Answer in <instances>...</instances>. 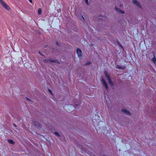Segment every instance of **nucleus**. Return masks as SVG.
<instances>
[{"instance_id": "25", "label": "nucleus", "mask_w": 156, "mask_h": 156, "mask_svg": "<svg viewBox=\"0 0 156 156\" xmlns=\"http://www.w3.org/2000/svg\"><path fill=\"white\" fill-rule=\"evenodd\" d=\"M39 53H40V54H41V53H40V51H39Z\"/></svg>"}, {"instance_id": "21", "label": "nucleus", "mask_w": 156, "mask_h": 156, "mask_svg": "<svg viewBox=\"0 0 156 156\" xmlns=\"http://www.w3.org/2000/svg\"><path fill=\"white\" fill-rule=\"evenodd\" d=\"M48 91H49V92L52 94V91H51V90L50 89H48Z\"/></svg>"}, {"instance_id": "5", "label": "nucleus", "mask_w": 156, "mask_h": 156, "mask_svg": "<svg viewBox=\"0 0 156 156\" xmlns=\"http://www.w3.org/2000/svg\"><path fill=\"white\" fill-rule=\"evenodd\" d=\"M133 2L134 4L136 5L138 7L140 8H141V6L140 5V4L139 2L137 1L133 0Z\"/></svg>"}, {"instance_id": "2", "label": "nucleus", "mask_w": 156, "mask_h": 156, "mask_svg": "<svg viewBox=\"0 0 156 156\" xmlns=\"http://www.w3.org/2000/svg\"><path fill=\"white\" fill-rule=\"evenodd\" d=\"M43 62L45 63H49L50 62H55L58 63V61L57 60H50V59H44L43 60Z\"/></svg>"}, {"instance_id": "4", "label": "nucleus", "mask_w": 156, "mask_h": 156, "mask_svg": "<svg viewBox=\"0 0 156 156\" xmlns=\"http://www.w3.org/2000/svg\"><path fill=\"white\" fill-rule=\"evenodd\" d=\"M101 82L102 83L103 85L105 86V87L106 89L108 90V85L106 83V82L105 80L103 79H102L101 80Z\"/></svg>"}, {"instance_id": "17", "label": "nucleus", "mask_w": 156, "mask_h": 156, "mask_svg": "<svg viewBox=\"0 0 156 156\" xmlns=\"http://www.w3.org/2000/svg\"><path fill=\"white\" fill-rule=\"evenodd\" d=\"M85 2L86 3L87 5H88L89 4V3H88V0H85Z\"/></svg>"}, {"instance_id": "23", "label": "nucleus", "mask_w": 156, "mask_h": 156, "mask_svg": "<svg viewBox=\"0 0 156 156\" xmlns=\"http://www.w3.org/2000/svg\"><path fill=\"white\" fill-rule=\"evenodd\" d=\"M82 17L83 19V20H84V17L83 16H82Z\"/></svg>"}, {"instance_id": "20", "label": "nucleus", "mask_w": 156, "mask_h": 156, "mask_svg": "<svg viewBox=\"0 0 156 156\" xmlns=\"http://www.w3.org/2000/svg\"><path fill=\"white\" fill-rule=\"evenodd\" d=\"M118 44L121 48H123V47L121 44H120L119 42H118Z\"/></svg>"}, {"instance_id": "24", "label": "nucleus", "mask_w": 156, "mask_h": 156, "mask_svg": "<svg viewBox=\"0 0 156 156\" xmlns=\"http://www.w3.org/2000/svg\"><path fill=\"white\" fill-rule=\"evenodd\" d=\"M27 99L28 100L30 101V99H29L27 98Z\"/></svg>"}, {"instance_id": "3", "label": "nucleus", "mask_w": 156, "mask_h": 156, "mask_svg": "<svg viewBox=\"0 0 156 156\" xmlns=\"http://www.w3.org/2000/svg\"><path fill=\"white\" fill-rule=\"evenodd\" d=\"M76 53L79 57H81L82 56V52L81 50L80 49H77Z\"/></svg>"}, {"instance_id": "10", "label": "nucleus", "mask_w": 156, "mask_h": 156, "mask_svg": "<svg viewBox=\"0 0 156 156\" xmlns=\"http://www.w3.org/2000/svg\"><path fill=\"white\" fill-rule=\"evenodd\" d=\"M8 142L10 144H14L15 143L14 141L11 139H8Z\"/></svg>"}, {"instance_id": "1", "label": "nucleus", "mask_w": 156, "mask_h": 156, "mask_svg": "<svg viewBox=\"0 0 156 156\" xmlns=\"http://www.w3.org/2000/svg\"><path fill=\"white\" fill-rule=\"evenodd\" d=\"M0 3L3 7L5 9L8 10H9L10 9L9 7L7 5L5 2H3V0H0Z\"/></svg>"}, {"instance_id": "12", "label": "nucleus", "mask_w": 156, "mask_h": 156, "mask_svg": "<svg viewBox=\"0 0 156 156\" xmlns=\"http://www.w3.org/2000/svg\"><path fill=\"white\" fill-rule=\"evenodd\" d=\"M29 64V63L28 62H26V63H25L24 64V66H25L26 68H28V67L29 68V67H30L31 65L30 64H29V65L28 66H27V65H28Z\"/></svg>"}, {"instance_id": "16", "label": "nucleus", "mask_w": 156, "mask_h": 156, "mask_svg": "<svg viewBox=\"0 0 156 156\" xmlns=\"http://www.w3.org/2000/svg\"><path fill=\"white\" fill-rule=\"evenodd\" d=\"M54 133L57 136H60V135L59 134V133H57V132H55Z\"/></svg>"}, {"instance_id": "27", "label": "nucleus", "mask_w": 156, "mask_h": 156, "mask_svg": "<svg viewBox=\"0 0 156 156\" xmlns=\"http://www.w3.org/2000/svg\"><path fill=\"white\" fill-rule=\"evenodd\" d=\"M76 106H77V105L76 104Z\"/></svg>"}, {"instance_id": "19", "label": "nucleus", "mask_w": 156, "mask_h": 156, "mask_svg": "<svg viewBox=\"0 0 156 156\" xmlns=\"http://www.w3.org/2000/svg\"><path fill=\"white\" fill-rule=\"evenodd\" d=\"M55 43H56V44L57 45V46H59V43H58V41H56L55 42Z\"/></svg>"}, {"instance_id": "18", "label": "nucleus", "mask_w": 156, "mask_h": 156, "mask_svg": "<svg viewBox=\"0 0 156 156\" xmlns=\"http://www.w3.org/2000/svg\"><path fill=\"white\" fill-rule=\"evenodd\" d=\"M91 64V62H88L86 63V65H90Z\"/></svg>"}, {"instance_id": "8", "label": "nucleus", "mask_w": 156, "mask_h": 156, "mask_svg": "<svg viewBox=\"0 0 156 156\" xmlns=\"http://www.w3.org/2000/svg\"><path fill=\"white\" fill-rule=\"evenodd\" d=\"M122 111L123 112L127 113L128 115H130L131 114V113L128 111L126 109H122Z\"/></svg>"}, {"instance_id": "7", "label": "nucleus", "mask_w": 156, "mask_h": 156, "mask_svg": "<svg viewBox=\"0 0 156 156\" xmlns=\"http://www.w3.org/2000/svg\"><path fill=\"white\" fill-rule=\"evenodd\" d=\"M33 125L35 126H39L40 127V125L39 123L36 121H34L33 122Z\"/></svg>"}, {"instance_id": "26", "label": "nucleus", "mask_w": 156, "mask_h": 156, "mask_svg": "<svg viewBox=\"0 0 156 156\" xmlns=\"http://www.w3.org/2000/svg\"><path fill=\"white\" fill-rule=\"evenodd\" d=\"M14 125L15 126H16V125H15V124H14Z\"/></svg>"}, {"instance_id": "22", "label": "nucleus", "mask_w": 156, "mask_h": 156, "mask_svg": "<svg viewBox=\"0 0 156 156\" xmlns=\"http://www.w3.org/2000/svg\"><path fill=\"white\" fill-rule=\"evenodd\" d=\"M29 1L31 3H32V0H29Z\"/></svg>"}, {"instance_id": "13", "label": "nucleus", "mask_w": 156, "mask_h": 156, "mask_svg": "<svg viewBox=\"0 0 156 156\" xmlns=\"http://www.w3.org/2000/svg\"><path fill=\"white\" fill-rule=\"evenodd\" d=\"M152 61L153 63L155 65H156V58L154 57L152 58Z\"/></svg>"}, {"instance_id": "9", "label": "nucleus", "mask_w": 156, "mask_h": 156, "mask_svg": "<svg viewBox=\"0 0 156 156\" xmlns=\"http://www.w3.org/2000/svg\"><path fill=\"white\" fill-rule=\"evenodd\" d=\"M104 73L106 77L107 78L108 80L110 78L109 75L108 74V73L107 72H104Z\"/></svg>"}, {"instance_id": "14", "label": "nucleus", "mask_w": 156, "mask_h": 156, "mask_svg": "<svg viewBox=\"0 0 156 156\" xmlns=\"http://www.w3.org/2000/svg\"><path fill=\"white\" fill-rule=\"evenodd\" d=\"M109 82V83L111 85H113V83L112 82L111 78L108 80Z\"/></svg>"}, {"instance_id": "15", "label": "nucleus", "mask_w": 156, "mask_h": 156, "mask_svg": "<svg viewBox=\"0 0 156 156\" xmlns=\"http://www.w3.org/2000/svg\"><path fill=\"white\" fill-rule=\"evenodd\" d=\"M38 13L39 15H40L41 13V9H39L38 11Z\"/></svg>"}, {"instance_id": "11", "label": "nucleus", "mask_w": 156, "mask_h": 156, "mask_svg": "<svg viewBox=\"0 0 156 156\" xmlns=\"http://www.w3.org/2000/svg\"><path fill=\"white\" fill-rule=\"evenodd\" d=\"M116 68L119 69H124L125 68V67L124 66H121L117 65Z\"/></svg>"}, {"instance_id": "6", "label": "nucleus", "mask_w": 156, "mask_h": 156, "mask_svg": "<svg viewBox=\"0 0 156 156\" xmlns=\"http://www.w3.org/2000/svg\"><path fill=\"white\" fill-rule=\"evenodd\" d=\"M115 9L116 11L118 12L122 13V14H124V11L122 10H121L120 9H119L117 8L116 6L115 7Z\"/></svg>"}]
</instances>
